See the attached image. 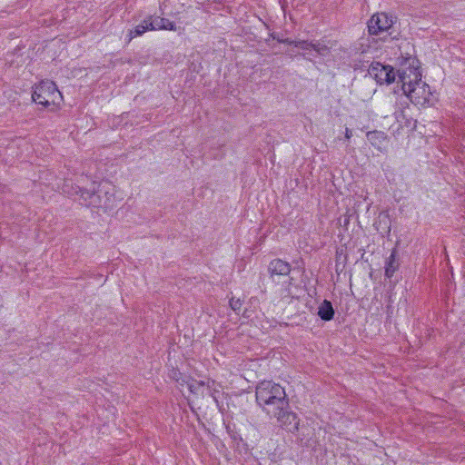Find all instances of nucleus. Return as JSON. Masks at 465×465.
<instances>
[{
    "mask_svg": "<svg viewBox=\"0 0 465 465\" xmlns=\"http://www.w3.org/2000/svg\"><path fill=\"white\" fill-rule=\"evenodd\" d=\"M401 65L407 68L398 70L397 74L404 94L416 105H425L430 103V92L429 85L421 82V74L419 72V61L412 56L402 57Z\"/></svg>",
    "mask_w": 465,
    "mask_h": 465,
    "instance_id": "obj_1",
    "label": "nucleus"
},
{
    "mask_svg": "<svg viewBox=\"0 0 465 465\" xmlns=\"http://www.w3.org/2000/svg\"><path fill=\"white\" fill-rule=\"evenodd\" d=\"M256 403L269 416L287 408L290 401L285 389L272 381H262L255 388Z\"/></svg>",
    "mask_w": 465,
    "mask_h": 465,
    "instance_id": "obj_2",
    "label": "nucleus"
},
{
    "mask_svg": "<svg viewBox=\"0 0 465 465\" xmlns=\"http://www.w3.org/2000/svg\"><path fill=\"white\" fill-rule=\"evenodd\" d=\"M32 99L35 104L48 107L58 104L62 99V94L54 82L42 81L35 86L32 94Z\"/></svg>",
    "mask_w": 465,
    "mask_h": 465,
    "instance_id": "obj_3",
    "label": "nucleus"
},
{
    "mask_svg": "<svg viewBox=\"0 0 465 465\" xmlns=\"http://www.w3.org/2000/svg\"><path fill=\"white\" fill-rule=\"evenodd\" d=\"M110 184L107 182L99 183L97 187H94L92 191L87 189H80V196L84 200V204L86 206L96 208H109L111 207L110 198L107 196V187Z\"/></svg>",
    "mask_w": 465,
    "mask_h": 465,
    "instance_id": "obj_4",
    "label": "nucleus"
},
{
    "mask_svg": "<svg viewBox=\"0 0 465 465\" xmlns=\"http://www.w3.org/2000/svg\"><path fill=\"white\" fill-rule=\"evenodd\" d=\"M271 418H275L279 423V426L292 434H295L299 430L300 419L298 415L292 411L290 401L288 402L287 408H283L277 414H272Z\"/></svg>",
    "mask_w": 465,
    "mask_h": 465,
    "instance_id": "obj_5",
    "label": "nucleus"
},
{
    "mask_svg": "<svg viewBox=\"0 0 465 465\" xmlns=\"http://www.w3.org/2000/svg\"><path fill=\"white\" fill-rule=\"evenodd\" d=\"M368 73L380 84H391L395 81L396 72L391 65L382 64L380 62H372L369 67Z\"/></svg>",
    "mask_w": 465,
    "mask_h": 465,
    "instance_id": "obj_6",
    "label": "nucleus"
},
{
    "mask_svg": "<svg viewBox=\"0 0 465 465\" xmlns=\"http://www.w3.org/2000/svg\"><path fill=\"white\" fill-rule=\"evenodd\" d=\"M393 25V17L386 13H377L368 21L367 27L370 35H379L386 32Z\"/></svg>",
    "mask_w": 465,
    "mask_h": 465,
    "instance_id": "obj_7",
    "label": "nucleus"
},
{
    "mask_svg": "<svg viewBox=\"0 0 465 465\" xmlns=\"http://www.w3.org/2000/svg\"><path fill=\"white\" fill-rule=\"evenodd\" d=\"M149 26L151 30H170L176 31L177 27L175 23L170 21L167 18L160 16H149L148 18Z\"/></svg>",
    "mask_w": 465,
    "mask_h": 465,
    "instance_id": "obj_8",
    "label": "nucleus"
},
{
    "mask_svg": "<svg viewBox=\"0 0 465 465\" xmlns=\"http://www.w3.org/2000/svg\"><path fill=\"white\" fill-rule=\"evenodd\" d=\"M268 271L271 274V277L273 278L275 275H288L291 272V265L281 259L272 260L269 266Z\"/></svg>",
    "mask_w": 465,
    "mask_h": 465,
    "instance_id": "obj_9",
    "label": "nucleus"
},
{
    "mask_svg": "<svg viewBox=\"0 0 465 465\" xmlns=\"http://www.w3.org/2000/svg\"><path fill=\"white\" fill-rule=\"evenodd\" d=\"M374 226L382 236H389L391 227V221L389 213H381L378 216L377 221L374 223Z\"/></svg>",
    "mask_w": 465,
    "mask_h": 465,
    "instance_id": "obj_10",
    "label": "nucleus"
},
{
    "mask_svg": "<svg viewBox=\"0 0 465 465\" xmlns=\"http://www.w3.org/2000/svg\"><path fill=\"white\" fill-rule=\"evenodd\" d=\"M399 266L400 262L399 259L397 258V249L394 248L385 262V277L391 279L394 272L399 269Z\"/></svg>",
    "mask_w": 465,
    "mask_h": 465,
    "instance_id": "obj_11",
    "label": "nucleus"
},
{
    "mask_svg": "<svg viewBox=\"0 0 465 465\" xmlns=\"http://www.w3.org/2000/svg\"><path fill=\"white\" fill-rule=\"evenodd\" d=\"M334 309L331 302L328 300H323L318 308V316L325 322H329L334 317Z\"/></svg>",
    "mask_w": 465,
    "mask_h": 465,
    "instance_id": "obj_12",
    "label": "nucleus"
},
{
    "mask_svg": "<svg viewBox=\"0 0 465 465\" xmlns=\"http://www.w3.org/2000/svg\"><path fill=\"white\" fill-rule=\"evenodd\" d=\"M387 138L385 133L381 131H371L367 133V139L374 147H380L381 143Z\"/></svg>",
    "mask_w": 465,
    "mask_h": 465,
    "instance_id": "obj_13",
    "label": "nucleus"
},
{
    "mask_svg": "<svg viewBox=\"0 0 465 465\" xmlns=\"http://www.w3.org/2000/svg\"><path fill=\"white\" fill-rule=\"evenodd\" d=\"M151 30V27L149 26L148 19H144L141 25H138L134 27V29L130 30L129 32V40H131L134 37L140 36L143 34H144L146 31Z\"/></svg>",
    "mask_w": 465,
    "mask_h": 465,
    "instance_id": "obj_14",
    "label": "nucleus"
},
{
    "mask_svg": "<svg viewBox=\"0 0 465 465\" xmlns=\"http://www.w3.org/2000/svg\"><path fill=\"white\" fill-rule=\"evenodd\" d=\"M312 49L322 56H325L330 53V48L326 45L321 44L320 42H312Z\"/></svg>",
    "mask_w": 465,
    "mask_h": 465,
    "instance_id": "obj_15",
    "label": "nucleus"
},
{
    "mask_svg": "<svg viewBox=\"0 0 465 465\" xmlns=\"http://www.w3.org/2000/svg\"><path fill=\"white\" fill-rule=\"evenodd\" d=\"M243 301H242L240 298L232 297L229 301L230 307L233 312L236 313H240V311L242 309Z\"/></svg>",
    "mask_w": 465,
    "mask_h": 465,
    "instance_id": "obj_16",
    "label": "nucleus"
},
{
    "mask_svg": "<svg viewBox=\"0 0 465 465\" xmlns=\"http://www.w3.org/2000/svg\"><path fill=\"white\" fill-rule=\"evenodd\" d=\"M169 377L172 379V380H174L175 381L177 382H181L182 384H183V380H184L183 378V374L182 372L176 369V368H172L170 371H169Z\"/></svg>",
    "mask_w": 465,
    "mask_h": 465,
    "instance_id": "obj_17",
    "label": "nucleus"
},
{
    "mask_svg": "<svg viewBox=\"0 0 465 465\" xmlns=\"http://www.w3.org/2000/svg\"><path fill=\"white\" fill-rule=\"evenodd\" d=\"M292 45L295 47L301 48L302 50L312 49V42H308L306 40H293Z\"/></svg>",
    "mask_w": 465,
    "mask_h": 465,
    "instance_id": "obj_18",
    "label": "nucleus"
},
{
    "mask_svg": "<svg viewBox=\"0 0 465 465\" xmlns=\"http://www.w3.org/2000/svg\"><path fill=\"white\" fill-rule=\"evenodd\" d=\"M270 36L273 39V40H276L278 43H282V44H287V45H292V43H293V40L290 39V38H282L279 36L278 34L276 33H272L270 35Z\"/></svg>",
    "mask_w": 465,
    "mask_h": 465,
    "instance_id": "obj_19",
    "label": "nucleus"
},
{
    "mask_svg": "<svg viewBox=\"0 0 465 465\" xmlns=\"http://www.w3.org/2000/svg\"><path fill=\"white\" fill-rule=\"evenodd\" d=\"M196 384L198 385V387H203V386H206L207 389H212L213 387L215 386L216 382L214 380H212V379H208L207 381H195Z\"/></svg>",
    "mask_w": 465,
    "mask_h": 465,
    "instance_id": "obj_20",
    "label": "nucleus"
},
{
    "mask_svg": "<svg viewBox=\"0 0 465 465\" xmlns=\"http://www.w3.org/2000/svg\"><path fill=\"white\" fill-rule=\"evenodd\" d=\"M195 381H196L193 380V379H192L191 382L189 381L183 380V382L186 383L188 385V388H189L190 391L194 393V394H197L198 391H199V387H198V385L196 384Z\"/></svg>",
    "mask_w": 465,
    "mask_h": 465,
    "instance_id": "obj_21",
    "label": "nucleus"
},
{
    "mask_svg": "<svg viewBox=\"0 0 465 465\" xmlns=\"http://www.w3.org/2000/svg\"><path fill=\"white\" fill-rule=\"evenodd\" d=\"M394 115H395V118H396L397 122L401 123V124L402 123L403 120L406 119L404 112H403L402 109L395 111Z\"/></svg>",
    "mask_w": 465,
    "mask_h": 465,
    "instance_id": "obj_22",
    "label": "nucleus"
},
{
    "mask_svg": "<svg viewBox=\"0 0 465 465\" xmlns=\"http://www.w3.org/2000/svg\"><path fill=\"white\" fill-rule=\"evenodd\" d=\"M208 390H209V394H210V396H212V397L213 398V400H214L216 402H218V400H217V398H216L215 393H216V392H219V391H217V390H216L215 388H213V387L212 389H208Z\"/></svg>",
    "mask_w": 465,
    "mask_h": 465,
    "instance_id": "obj_23",
    "label": "nucleus"
},
{
    "mask_svg": "<svg viewBox=\"0 0 465 465\" xmlns=\"http://www.w3.org/2000/svg\"><path fill=\"white\" fill-rule=\"evenodd\" d=\"M405 120H406V122H405V125H406L407 127H412V128H414V127H415V121L412 123V120H411V119H410V120H409V119H405Z\"/></svg>",
    "mask_w": 465,
    "mask_h": 465,
    "instance_id": "obj_24",
    "label": "nucleus"
},
{
    "mask_svg": "<svg viewBox=\"0 0 465 465\" xmlns=\"http://www.w3.org/2000/svg\"><path fill=\"white\" fill-rule=\"evenodd\" d=\"M351 135H352L351 130H350L349 128H346L345 138L349 140L351 137Z\"/></svg>",
    "mask_w": 465,
    "mask_h": 465,
    "instance_id": "obj_25",
    "label": "nucleus"
},
{
    "mask_svg": "<svg viewBox=\"0 0 465 465\" xmlns=\"http://www.w3.org/2000/svg\"><path fill=\"white\" fill-rule=\"evenodd\" d=\"M242 315L243 317H249V315L247 314V310H244L243 312L242 313Z\"/></svg>",
    "mask_w": 465,
    "mask_h": 465,
    "instance_id": "obj_26",
    "label": "nucleus"
}]
</instances>
